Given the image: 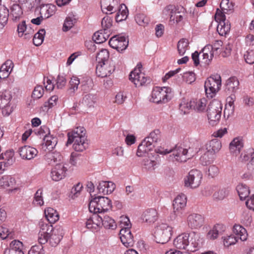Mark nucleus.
<instances>
[{"label": "nucleus", "mask_w": 254, "mask_h": 254, "mask_svg": "<svg viewBox=\"0 0 254 254\" xmlns=\"http://www.w3.org/2000/svg\"><path fill=\"white\" fill-rule=\"evenodd\" d=\"M64 234V229L61 226H57L53 228L51 224L41 222L38 241L41 245L49 241L52 247H55L61 241Z\"/></svg>", "instance_id": "nucleus-1"}, {"label": "nucleus", "mask_w": 254, "mask_h": 254, "mask_svg": "<svg viewBox=\"0 0 254 254\" xmlns=\"http://www.w3.org/2000/svg\"><path fill=\"white\" fill-rule=\"evenodd\" d=\"M172 89L169 87H155L151 91L149 97L150 102L157 104H164L173 98Z\"/></svg>", "instance_id": "nucleus-2"}, {"label": "nucleus", "mask_w": 254, "mask_h": 254, "mask_svg": "<svg viewBox=\"0 0 254 254\" xmlns=\"http://www.w3.org/2000/svg\"><path fill=\"white\" fill-rule=\"evenodd\" d=\"M111 207V201L105 196L96 197L91 199L89 203V210L94 213L105 212Z\"/></svg>", "instance_id": "nucleus-3"}, {"label": "nucleus", "mask_w": 254, "mask_h": 254, "mask_svg": "<svg viewBox=\"0 0 254 254\" xmlns=\"http://www.w3.org/2000/svg\"><path fill=\"white\" fill-rule=\"evenodd\" d=\"M172 227L167 224L162 223L157 226L154 231V240L157 243L165 244L171 239Z\"/></svg>", "instance_id": "nucleus-4"}, {"label": "nucleus", "mask_w": 254, "mask_h": 254, "mask_svg": "<svg viewBox=\"0 0 254 254\" xmlns=\"http://www.w3.org/2000/svg\"><path fill=\"white\" fill-rule=\"evenodd\" d=\"M222 110V104L218 100H212L207 108V116L209 124L212 126L216 125L219 121Z\"/></svg>", "instance_id": "nucleus-5"}, {"label": "nucleus", "mask_w": 254, "mask_h": 254, "mask_svg": "<svg viewBox=\"0 0 254 254\" xmlns=\"http://www.w3.org/2000/svg\"><path fill=\"white\" fill-rule=\"evenodd\" d=\"M221 77L215 74L207 78L204 83V88L207 97L213 98L220 89Z\"/></svg>", "instance_id": "nucleus-6"}, {"label": "nucleus", "mask_w": 254, "mask_h": 254, "mask_svg": "<svg viewBox=\"0 0 254 254\" xmlns=\"http://www.w3.org/2000/svg\"><path fill=\"white\" fill-rule=\"evenodd\" d=\"M162 12L165 15H170V23L171 25L177 24L182 22L185 15L183 8L180 9L172 5L166 6Z\"/></svg>", "instance_id": "nucleus-7"}, {"label": "nucleus", "mask_w": 254, "mask_h": 254, "mask_svg": "<svg viewBox=\"0 0 254 254\" xmlns=\"http://www.w3.org/2000/svg\"><path fill=\"white\" fill-rule=\"evenodd\" d=\"M142 65L140 64H138L129 74L130 80L134 83L136 87L142 86L150 80L149 77L143 72H142Z\"/></svg>", "instance_id": "nucleus-8"}, {"label": "nucleus", "mask_w": 254, "mask_h": 254, "mask_svg": "<svg viewBox=\"0 0 254 254\" xmlns=\"http://www.w3.org/2000/svg\"><path fill=\"white\" fill-rule=\"evenodd\" d=\"M202 179L201 172L195 169L190 170L186 177H185L184 185L187 188L196 189L201 184Z\"/></svg>", "instance_id": "nucleus-9"}, {"label": "nucleus", "mask_w": 254, "mask_h": 254, "mask_svg": "<svg viewBox=\"0 0 254 254\" xmlns=\"http://www.w3.org/2000/svg\"><path fill=\"white\" fill-rule=\"evenodd\" d=\"M12 95L8 90L0 92V109L4 116H9L13 111V107L11 106L10 101Z\"/></svg>", "instance_id": "nucleus-10"}, {"label": "nucleus", "mask_w": 254, "mask_h": 254, "mask_svg": "<svg viewBox=\"0 0 254 254\" xmlns=\"http://www.w3.org/2000/svg\"><path fill=\"white\" fill-rule=\"evenodd\" d=\"M115 69V66L113 61L98 62L96 66V73L98 76L103 78L110 76Z\"/></svg>", "instance_id": "nucleus-11"}, {"label": "nucleus", "mask_w": 254, "mask_h": 254, "mask_svg": "<svg viewBox=\"0 0 254 254\" xmlns=\"http://www.w3.org/2000/svg\"><path fill=\"white\" fill-rule=\"evenodd\" d=\"M171 149L172 154L170 155V159L173 161L186 162L191 157L188 153V149L181 146L176 145Z\"/></svg>", "instance_id": "nucleus-12"}, {"label": "nucleus", "mask_w": 254, "mask_h": 254, "mask_svg": "<svg viewBox=\"0 0 254 254\" xmlns=\"http://www.w3.org/2000/svg\"><path fill=\"white\" fill-rule=\"evenodd\" d=\"M0 186L3 188H9L8 190L9 193H15L20 189L15 179L9 175H3L0 178Z\"/></svg>", "instance_id": "nucleus-13"}, {"label": "nucleus", "mask_w": 254, "mask_h": 254, "mask_svg": "<svg viewBox=\"0 0 254 254\" xmlns=\"http://www.w3.org/2000/svg\"><path fill=\"white\" fill-rule=\"evenodd\" d=\"M109 44L113 49L122 52L128 46V40L124 36L116 35L110 39Z\"/></svg>", "instance_id": "nucleus-14"}, {"label": "nucleus", "mask_w": 254, "mask_h": 254, "mask_svg": "<svg viewBox=\"0 0 254 254\" xmlns=\"http://www.w3.org/2000/svg\"><path fill=\"white\" fill-rule=\"evenodd\" d=\"M187 202V198L185 194H180L176 196L173 201V213L177 216L181 215L185 209Z\"/></svg>", "instance_id": "nucleus-15"}, {"label": "nucleus", "mask_w": 254, "mask_h": 254, "mask_svg": "<svg viewBox=\"0 0 254 254\" xmlns=\"http://www.w3.org/2000/svg\"><path fill=\"white\" fill-rule=\"evenodd\" d=\"M204 223V218L199 214H190L187 219V224L191 229H198L203 225Z\"/></svg>", "instance_id": "nucleus-16"}, {"label": "nucleus", "mask_w": 254, "mask_h": 254, "mask_svg": "<svg viewBox=\"0 0 254 254\" xmlns=\"http://www.w3.org/2000/svg\"><path fill=\"white\" fill-rule=\"evenodd\" d=\"M17 31L18 36L25 39L32 38L34 34V30L28 26L24 20L17 25Z\"/></svg>", "instance_id": "nucleus-17"}, {"label": "nucleus", "mask_w": 254, "mask_h": 254, "mask_svg": "<svg viewBox=\"0 0 254 254\" xmlns=\"http://www.w3.org/2000/svg\"><path fill=\"white\" fill-rule=\"evenodd\" d=\"M119 0H101V7L103 12L112 14L115 12L119 6Z\"/></svg>", "instance_id": "nucleus-18"}, {"label": "nucleus", "mask_w": 254, "mask_h": 254, "mask_svg": "<svg viewBox=\"0 0 254 254\" xmlns=\"http://www.w3.org/2000/svg\"><path fill=\"white\" fill-rule=\"evenodd\" d=\"M120 237L122 244L127 248L133 246L134 240L133 236L129 229H121L120 232Z\"/></svg>", "instance_id": "nucleus-19"}, {"label": "nucleus", "mask_w": 254, "mask_h": 254, "mask_svg": "<svg viewBox=\"0 0 254 254\" xmlns=\"http://www.w3.org/2000/svg\"><path fill=\"white\" fill-rule=\"evenodd\" d=\"M189 245V234L188 233L179 235L173 241L174 246L178 249L185 250Z\"/></svg>", "instance_id": "nucleus-20"}, {"label": "nucleus", "mask_w": 254, "mask_h": 254, "mask_svg": "<svg viewBox=\"0 0 254 254\" xmlns=\"http://www.w3.org/2000/svg\"><path fill=\"white\" fill-rule=\"evenodd\" d=\"M19 155L22 159L30 160L37 156V150L28 145L23 146L19 148Z\"/></svg>", "instance_id": "nucleus-21"}, {"label": "nucleus", "mask_w": 254, "mask_h": 254, "mask_svg": "<svg viewBox=\"0 0 254 254\" xmlns=\"http://www.w3.org/2000/svg\"><path fill=\"white\" fill-rule=\"evenodd\" d=\"M66 169L63 163H57L51 171V178L53 181H59L65 177Z\"/></svg>", "instance_id": "nucleus-22"}, {"label": "nucleus", "mask_w": 254, "mask_h": 254, "mask_svg": "<svg viewBox=\"0 0 254 254\" xmlns=\"http://www.w3.org/2000/svg\"><path fill=\"white\" fill-rule=\"evenodd\" d=\"M102 215H92L86 222V227L92 231H97L101 226Z\"/></svg>", "instance_id": "nucleus-23"}, {"label": "nucleus", "mask_w": 254, "mask_h": 254, "mask_svg": "<svg viewBox=\"0 0 254 254\" xmlns=\"http://www.w3.org/2000/svg\"><path fill=\"white\" fill-rule=\"evenodd\" d=\"M85 129L82 127H78L75 128L72 131L68 132V140L66 144H71L73 143L74 140H76V139H81V136L86 137L85 136Z\"/></svg>", "instance_id": "nucleus-24"}, {"label": "nucleus", "mask_w": 254, "mask_h": 254, "mask_svg": "<svg viewBox=\"0 0 254 254\" xmlns=\"http://www.w3.org/2000/svg\"><path fill=\"white\" fill-rule=\"evenodd\" d=\"M225 227L222 224L215 225L208 231L206 237L208 240H215L225 231Z\"/></svg>", "instance_id": "nucleus-25"}, {"label": "nucleus", "mask_w": 254, "mask_h": 254, "mask_svg": "<svg viewBox=\"0 0 254 254\" xmlns=\"http://www.w3.org/2000/svg\"><path fill=\"white\" fill-rule=\"evenodd\" d=\"M154 146V144H152L150 141L144 138L138 146L136 155L138 157L144 156L148 152L152 150Z\"/></svg>", "instance_id": "nucleus-26"}, {"label": "nucleus", "mask_w": 254, "mask_h": 254, "mask_svg": "<svg viewBox=\"0 0 254 254\" xmlns=\"http://www.w3.org/2000/svg\"><path fill=\"white\" fill-rule=\"evenodd\" d=\"M192 109L197 112L204 113L206 111L207 101L205 98L191 100Z\"/></svg>", "instance_id": "nucleus-27"}, {"label": "nucleus", "mask_w": 254, "mask_h": 254, "mask_svg": "<svg viewBox=\"0 0 254 254\" xmlns=\"http://www.w3.org/2000/svg\"><path fill=\"white\" fill-rule=\"evenodd\" d=\"M116 188V185L111 181H101L99 183L98 189L104 194L112 193Z\"/></svg>", "instance_id": "nucleus-28"}, {"label": "nucleus", "mask_w": 254, "mask_h": 254, "mask_svg": "<svg viewBox=\"0 0 254 254\" xmlns=\"http://www.w3.org/2000/svg\"><path fill=\"white\" fill-rule=\"evenodd\" d=\"M56 11V6L52 4L41 5L39 12L44 19H47L53 15Z\"/></svg>", "instance_id": "nucleus-29"}, {"label": "nucleus", "mask_w": 254, "mask_h": 254, "mask_svg": "<svg viewBox=\"0 0 254 254\" xmlns=\"http://www.w3.org/2000/svg\"><path fill=\"white\" fill-rule=\"evenodd\" d=\"M239 81L236 77H231L227 79L225 85V92L227 94H234L238 89Z\"/></svg>", "instance_id": "nucleus-30"}, {"label": "nucleus", "mask_w": 254, "mask_h": 254, "mask_svg": "<svg viewBox=\"0 0 254 254\" xmlns=\"http://www.w3.org/2000/svg\"><path fill=\"white\" fill-rule=\"evenodd\" d=\"M200 54H202V62L205 64H209L214 56L212 45H207L205 46Z\"/></svg>", "instance_id": "nucleus-31"}, {"label": "nucleus", "mask_w": 254, "mask_h": 254, "mask_svg": "<svg viewBox=\"0 0 254 254\" xmlns=\"http://www.w3.org/2000/svg\"><path fill=\"white\" fill-rule=\"evenodd\" d=\"M230 96L226 99V104L224 111V116H227L228 118L230 116L232 115L234 112V101L236 97L234 94H230Z\"/></svg>", "instance_id": "nucleus-32"}, {"label": "nucleus", "mask_w": 254, "mask_h": 254, "mask_svg": "<svg viewBox=\"0 0 254 254\" xmlns=\"http://www.w3.org/2000/svg\"><path fill=\"white\" fill-rule=\"evenodd\" d=\"M13 67L14 64L10 60H7L2 64L0 68V79L8 77Z\"/></svg>", "instance_id": "nucleus-33"}, {"label": "nucleus", "mask_w": 254, "mask_h": 254, "mask_svg": "<svg viewBox=\"0 0 254 254\" xmlns=\"http://www.w3.org/2000/svg\"><path fill=\"white\" fill-rule=\"evenodd\" d=\"M158 218L157 210L154 208L146 210L142 215V220L146 223H151L154 222Z\"/></svg>", "instance_id": "nucleus-34"}, {"label": "nucleus", "mask_w": 254, "mask_h": 254, "mask_svg": "<svg viewBox=\"0 0 254 254\" xmlns=\"http://www.w3.org/2000/svg\"><path fill=\"white\" fill-rule=\"evenodd\" d=\"M10 15L12 17L13 21H18L22 16L23 10L21 5L10 3Z\"/></svg>", "instance_id": "nucleus-35"}, {"label": "nucleus", "mask_w": 254, "mask_h": 254, "mask_svg": "<svg viewBox=\"0 0 254 254\" xmlns=\"http://www.w3.org/2000/svg\"><path fill=\"white\" fill-rule=\"evenodd\" d=\"M244 146V143L242 139L236 137L230 142L229 149L231 153L237 155L240 152Z\"/></svg>", "instance_id": "nucleus-36"}, {"label": "nucleus", "mask_w": 254, "mask_h": 254, "mask_svg": "<svg viewBox=\"0 0 254 254\" xmlns=\"http://www.w3.org/2000/svg\"><path fill=\"white\" fill-rule=\"evenodd\" d=\"M222 147L221 142L217 139H214L206 145V150L213 156L219 151Z\"/></svg>", "instance_id": "nucleus-37"}, {"label": "nucleus", "mask_w": 254, "mask_h": 254, "mask_svg": "<svg viewBox=\"0 0 254 254\" xmlns=\"http://www.w3.org/2000/svg\"><path fill=\"white\" fill-rule=\"evenodd\" d=\"M63 157L59 152L49 151L46 153L45 159L49 163H61Z\"/></svg>", "instance_id": "nucleus-38"}, {"label": "nucleus", "mask_w": 254, "mask_h": 254, "mask_svg": "<svg viewBox=\"0 0 254 254\" xmlns=\"http://www.w3.org/2000/svg\"><path fill=\"white\" fill-rule=\"evenodd\" d=\"M116 12L117 13L115 18L117 22L126 20L128 15V10L124 4H119V6Z\"/></svg>", "instance_id": "nucleus-39"}, {"label": "nucleus", "mask_w": 254, "mask_h": 254, "mask_svg": "<svg viewBox=\"0 0 254 254\" xmlns=\"http://www.w3.org/2000/svg\"><path fill=\"white\" fill-rule=\"evenodd\" d=\"M96 94L88 93L85 94L82 100V104L87 108H94L97 102Z\"/></svg>", "instance_id": "nucleus-40"}, {"label": "nucleus", "mask_w": 254, "mask_h": 254, "mask_svg": "<svg viewBox=\"0 0 254 254\" xmlns=\"http://www.w3.org/2000/svg\"><path fill=\"white\" fill-rule=\"evenodd\" d=\"M102 225L107 229L114 230L117 228L115 220L108 215L102 216Z\"/></svg>", "instance_id": "nucleus-41"}, {"label": "nucleus", "mask_w": 254, "mask_h": 254, "mask_svg": "<svg viewBox=\"0 0 254 254\" xmlns=\"http://www.w3.org/2000/svg\"><path fill=\"white\" fill-rule=\"evenodd\" d=\"M73 148L78 152H82L85 150L88 146L86 142V137H82L81 139H76L73 141Z\"/></svg>", "instance_id": "nucleus-42"}, {"label": "nucleus", "mask_w": 254, "mask_h": 254, "mask_svg": "<svg viewBox=\"0 0 254 254\" xmlns=\"http://www.w3.org/2000/svg\"><path fill=\"white\" fill-rule=\"evenodd\" d=\"M45 214L46 218L50 223H55L59 219L58 212L51 207H48L45 210Z\"/></svg>", "instance_id": "nucleus-43"}, {"label": "nucleus", "mask_w": 254, "mask_h": 254, "mask_svg": "<svg viewBox=\"0 0 254 254\" xmlns=\"http://www.w3.org/2000/svg\"><path fill=\"white\" fill-rule=\"evenodd\" d=\"M109 36V33L102 29L95 32L92 39L95 43L100 44L105 42L108 39Z\"/></svg>", "instance_id": "nucleus-44"}, {"label": "nucleus", "mask_w": 254, "mask_h": 254, "mask_svg": "<svg viewBox=\"0 0 254 254\" xmlns=\"http://www.w3.org/2000/svg\"><path fill=\"white\" fill-rule=\"evenodd\" d=\"M233 232L242 241H246L248 233L245 228L239 225H235L233 227Z\"/></svg>", "instance_id": "nucleus-45"}, {"label": "nucleus", "mask_w": 254, "mask_h": 254, "mask_svg": "<svg viewBox=\"0 0 254 254\" xmlns=\"http://www.w3.org/2000/svg\"><path fill=\"white\" fill-rule=\"evenodd\" d=\"M9 15V10L3 5L0 4V28L2 29L7 23Z\"/></svg>", "instance_id": "nucleus-46"}, {"label": "nucleus", "mask_w": 254, "mask_h": 254, "mask_svg": "<svg viewBox=\"0 0 254 254\" xmlns=\"http://www.w3.org/2000/svg\"><path fill=\"white\" fill-rule=\"evenodd\" d=\"M230 24L229 21H221L218 24L217 30L221 36H225L230 30Z\"/></svg>", "instance_id": "nucleus-47"}, {"label": "nucleus", "mask_w": 254, "mask_h": 254, "mask_svg": "<svg viewBox=\"0 0 254 254\" xmlns=\"http://www.w3.org/2000/svg\"><path fill=\"white\" fill-rule=\"evenodd\" d=\"M189 234L190 246L194 249L199 247L201 244V239L199 234L194 232Z\"/></svg>", "instance_id": "nucleus-48"}, {"label": "nucleus", "mask_w": 254, "mask_h": 254, "mask_svg": "<svg viewBox=\"0 0 254 254\" xmlns=\"http://www.w3.org/2000/svg\"><path fill=\"white\" fill-rule=\"evenodd\" d=\"M44 145L50 151L53 149L57 144V138L52 135H45L44 138Z\"/></svg>", "instance_id": "nucleus-49"}, {"label": "nucleus", "mask_w": 254, "mask_h": 254, "mask_svg": "<svg viewBox=\"0 0 254 254\" xmlns=\"http://www.w3.org/2000/svg\"><path fill=\"white\" fill-rule=\"evenodd\" d=\"M76 22L75 16L72 14H69L65 18L64 25L63 31H67L70 29Z\"/></svg>", "instance_id": "nucleus-50"}, {"label": "nucleus", "mask_w": 254, "mask_h": 254, "mask_svg": "<svg viewBox=\"0 0 254 254\" xmlns=\"http://www.w3.org/2000/svg\"><path fill=\"white\" fill-rule=\"evenodd\" d=\"M93 82L92 79L88 77L83 78L81 81V88L85 92H88L92 89Z\"/></svg>", "instance_id": "nucleus-51"}, {"label": "nucleus", "mask_w": 254, "mask_h": 254, "mask_svg": "<svg viewBox=\"0 0 254 254\" xmlns=\"http://www.w3.org/2000/svg\"><path fill=\"white\" fill-rule=\"evenodd\" d=\"M45 33V30L44 29H41L34 35L33 41V44L35 46H39L42 44L44 39Z\"/></svg>", "instance_id": "nucleus-52"}, {"label": "nucleus", "mask_w": 254, "mask_h": 254, "mask_svg": "<svg viewBox=\"0 0 254 254\" xmlns=\"http://www.w3.org/2000/svg\"><path fill=\"white\" fill-rule=\"evenodd\" d=\"M237 190L241 200L245 199L250 194L249 188L245 185L241 184L237 187Z\"/></svg>", "instance_id": "nucleus-53"}, {"label": "nucleus", "mask_w": 254, "mask_h": 254, "mask_svg": "<svg viewBox=\"0 0 254 254\" xmlns=\"http://www.w3.org/2000/svg\"><path fill=\"white\" fill-rule=\"evenodd\" d=\"M189 49V41L187 39H182L178 43V51L180 56L184 55Z\"/></svg>", "instance_id": "nucleus-54"}, {"label": "nucleus", "mask_w": 254, "mask_h": 254, "mask_svg": "<svg viewBox=\"0 0 254 254\" xmlns=\"http://www.w3.org/2000/svg\"><path fill=\"white\" fill-rule=\"evenodd\" d=\"M43 191L39 189L36 192L33 200V204L35 206H41L44 204L43 197L42 196Z\"/></svg>", "instance_id": "nucleus-55"}, {"label": "nucleus", "mask_w": 254, "mask_h": 254, "mask_svg": "<svg viewBox=\"0 0 254 254\" xmlns=\"http://www.w3.org/2000/svg\"><path fill=\"white\" fill-rule=\"evenodd\" d=\"M109 53L106 49H102L97 54L96 60L98 62H106V61H111L109 60Z\"/></svg>", "instance_id": "nucleus-56"}, {"label": "nucleus", "mask_w": 254, "mask_h": 254, "mask_svg": "<svg viewBox=\"0 0 254 254\" xmlns=\"http://www.w3.org/2000/svg\"><path fill=\"white\" fill-rule=\"evenodd\" d=\"M222 239L223 240V245L225 247H229L231 245H234L238 241V238L233 235L223 237Z\"/></svg>", "instance_id": "nucleus-57"}, {"label": "nucleus", "mask_w": 254, "mask_h": 254, "mask_svg": "<svg viewBox=\"0 0 254 254\" xmlns=\"http://www.w3.org/2000/svg\"><path fill=\"white\" fill-rule=\"evenodd\" d=\"M23 243L19 240H13L9 245L10 250H13L14 251L24 253L23 251Z\"/></svg>", "instance_id": "nucleus-58"}, {"label": "nucleus", "mask_w": 254, "mask_h": 254, "mask_svg": "<svg viewBox=\"0 0 254 254\" xmlns=\"http://www.w3.org/2000/svg\"><path fill=\"white\" fill-rule=\"evenodd\" d=\"M136 23L140 26L145 27L149 22L148 18L143 14L139 13L135 16Z\"/></svg>", "instance_id": "nucleus-59"}, {"label": "nucleus", "mask_w": 254, "mask_h": 254, "mask_svg": "<svg viewBox=\"0 0 254 254\" xmlns=\"http://www.w3.org/2000/svg\"><path fill=\"white\" fill-rule=\"evenodd\" d=\"M160 135L159 130H155L150 133L149 136L145 138L151 142L152 144H154L160 139Z\"/></svg>", "instance_id": "nucleus-60"}, {"label": "nucleus", "mask_w": 254, "mask_h": 254, "mask_svg": "<svg viewBox=\"0 0 254 254\" xmlns=\"http://www.w3.org/2000/svg\"><path fill=\"white\" fill-rule=\"evenodd\" d=\"M228 194V190L225 189L218 190L213 194V198L216 200H221Z\"/></svg>", "instance_id": "nucleus-61"}, {"label": "nucleus", "mask_w": 254, "mask_h": 254, "mask_svg": "<svg viewBox=\"0 0 254 254\" xmlns=\"http://www.w3.org/2000/svg\"><path fill=\"white\" fill-rule=\"evenodd\" d=\"M120 225L121 229H129L131 227V224L129 219L126 216H122L120 218Z\"/></svg>", "instance_id": "nucleus-62"}, {"label": "nucleus", "mask_w": 254, "mask_h": 254, "mask_svg": "<svg viewBox=\"0 0 254 254\" xmlns=\"http://www.w3.org/2000/svg\"><path fill=\"white\" fill-rule=\"evenodd\" d=\"M113 23L112 19L109 16H105L102 20L101 25L103 28L102 30L107 31L110 29Z\"/></svg>", "instance_id": "nucleus-63"}, {"label": "nucleus", "mask_w": 254, "mask_h": 254, "mask_svg": "<svg viewBox=\"0 0 254 254\" xmlns=\"http://www.w3.org/2000/svg\"><path fill=\"white\" fill-rule=\"evenodd\" d=\"M44 92V90L42 86H36L33 91L32 97L35 99H38L41 98Z\"/></svg>", "instance_id": "nucleus-64"}]
</instances>
